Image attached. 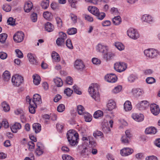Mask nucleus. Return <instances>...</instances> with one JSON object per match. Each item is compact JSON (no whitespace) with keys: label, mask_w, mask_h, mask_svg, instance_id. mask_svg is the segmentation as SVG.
<instances>
[{"label":"nucleus","mask_w":160,"mask_h":160,"mask_svg":"<svg viewBox=\"0 0 160 160\" xmlns=\"http://www.w3.org/2000/svg\"><path fill=\"white\" fill-rule=\"evenodd\" d=\"M126 64L123 62H116L114 64V68L117 71L121 72L124 71L127 68Z\"/></svg>","instance_id":"obj_4"},{"label":"nucleus","mask_w":160,"mask_h":160,"mask_svg":"<svg viewBox=\"0 0 160 160\" xmlns=\"http://www.w3.org/2000/svg\"><path fill=\"white\" fill-rule=\"evenodd\" d=\"M88 92L96 101H98L99 100L100 95L98 92V86L97 84H92L89 88Z\"/></svg>","instance_id":"obj_2"},{"label":"nucleus","mask_w":160,"mask_h":160,"mask_svg":"<svg viewBox=\"0 0 160 160\" xmlns=\"http://www.w3.org/2000/svg\"><path fill=\"white\" fill-rule=\"evenodd\" d=\"M125 134L122 137L121 141L122 143H128L129 142V140L131 137V135L129 130H127L125 131Z\"/></svg>","instance_id":"obj_9"},{"label":"nucleus","mask_w":160,"mask_h":160,"mask_svg":"<svg viewBox=\"0 0 160 160\" xmlns=\"http://www.w3.org/2000/svg\"><path fill=\"white\" fill-rule=\"evenodd\" d=\"M133 152V150L129 148H124L121 150L120 153L123 156H127L130 155Z\"/></svg>","instance_id":"obj_13"},{"label":"nucleus","mask_w":160,"mask_h":160,"mask_svg":"<svg viewBox=\"0 0 160 160\" xmlns=\"http://www.w3.org/2000/svg\"><path fill=\"white\" fill-rule=\"evenodd\" d=\"M132 117L135 120L138 122H141L144 119V116L141 114L133 113L132 114Z\"/></svg>","instance_id":"obj_15"},{"label":"nucleus","mask_w":160,"mask_h":160,"mask_svg":"<svg viewBox=\"0 0 160 160\" xmlns=\"http://www.w3.org/2000/svg\"><path fill=\"white\" fill-rule=\"evenodd\" d=\"M116 107L115 102L112 100H109L107 104L108 110L111 111L114 109Z\"/></svg>","instance_id":"obj_18"},{"label":"nucleus","mask_w":160,"mask_h":160,"mask_svg":"<svg viewBox=\"0 0 160 160\" xmlns=\"http://www.w3.org/2000/svg\"><path fill=\"white\" fill-rule=\"evenodd\" d=\"M69 3L70 4L71 6L73 8H76V4L79 0H68Z\"/></svg>","instance_id":"obj_51"},{"label":"nucleus","mask_w":160,"mask_h":160,"mask_svg":"<svg viewBox=\"0 0 160 160\" xmlns=\"http://www.w3.org/2000/svg\"><path fill=\"white\" fill-rule=\"evenodd\" d=\"M92 62L95 64H99L101 63L100 60L96 58H93L92 59Z\"/></svg>","instance_id":"obj_64"},{"label":"nucleus","mask_w":160,"mask_h":160,"mask_svg":"<svg viewBox=\"0 0 160 160\" xmlns=\"http://www.w3.org/2000/svg\"><path fill=\"white\" fill-rule=\"evenodd\" d=\"M146 82L148 84H151L155 82V79L153 77H148L147 78Z\"/></svg>","instance_id":"obj_52"},{"label":"nucleus","mask_w":160,"mask_h":160,"mask_svg":"<svg viewBox=\"0 0 160 160\" xmlns=\"http://www.w3.org/2000/svg\"><path fill=\"white\" fill-rule=\"evenodd\" d=\"M145 132L146 134H155L157 132V130L154 127H149L146 129Z\"/></svg>","instance_id":"obj_22"},{"label":"nucleus","mask_w":160,"mask_h":160,"mask_svg":"<svg viewBox=\"0 0 160 160\" xmlns=\"http://www.w3.org/2000/svg\"><path fill=\"white\" fill-rule=\"evenodd\" d=\"M15 19L12 17L9 18L7 20V23L8 24L12 26H14L15 24Z\"/></svg>","instance_id":"obj_49"},{"label":"nucleus","mask_w":160,"mask_h":160,"mask_svg":"<svg viewBox=\"0 0 160 160\" xmlns=\"http://www.w3.org/2000/svg\"><path fill=\"white\" fill-rule=\"evenodd\" d=\"M3 10L6 12H8L10 11L11 10V7L10 6L5 4L3 5L2 7Z\"/></svg>","instance_id":"obj_54"},{"label":"nucleus","mask_w":160,"mask_h":160,"mask_svg":"<svg viewBox=\"0 0 160 160\" xmlns=\"http://www.w3.org/2000/svg\"><path fill=\"white\" fill-rule=\"evenodd\" d=\"M32 77L34 83L36 85H38L40 83L41 80L40 77L37 74H35L33 75Z\"/></svg>","instance_id":"obj_30"},{"label":"nucleus","mask_w":160,"mask_h":160,"mask_svg":"<svg viewBox=\"0 0 160 160\" xmlns=\"http://www.w3.org/2000/svg\"><path fill=\"white\" fill-rule=\"evenodd\" d=\"M67 135L68 141L71 146L77 145L78 143V135L75 130H69L68 132Z\"/></svg>","instance_id":"obj_1"},{"label":"nucleus","mask_w":160,"mask_h":160,"mask_svg":"<svg viewBox=\"0 0 160 160\" xmlns=\"http://www.w3.org/2000/svg\"><path fill=\"white\" fill-rule=\"evenodd\" d=\"M52 57L53 60L56 62H59L61 59L59 55L56 52L53 51L52 52Z\"/></svg>","instance_id":"obj_24"},{"label":"nucleus","mask_w":160,"mask_h":160,"mask_svg":"<svg viewBox=\"0 0 160 160\" xmlns=\"http://www.w3.org/2000/svg\"><path fill=\"white\" fill-rule=\"evenodd\" d=\"M32 7L33 5L32 2L30 1L28 2L24 5V10L25 12H28L32 9Z\"/></svg>","instance_id":"obj_17"},{"label":"nucleus","mask_w":160,"mask_h":160,"mask_svg":"<svg viewBox=\"0 0 160 160\" xmlns=\"http://www.w3.org/2000/svg\"><path fill=\"white\" fill-rule=\"evenodd\" d=\"M74 67L78 70L82 71L85 68V66L82 61L80 60L77 59L74 62Z\"/></svg>","instance_id":"obj_7"},{"label":"nucleus","mask_w":160,"mask_h":160,"mask_svg":"<svg viewBox=\"0 0 160 160\" xmlns=\"http://www.w3.org/2000/svg\"><path fill=\"white\" fill-rule=\"evenodd\" d=\"M29 61L33 64H37V62L35 58L34 57L32 54L31 53H28L27 55Z\"/></svg>","instance_id":"obj_31"},{"label":"nucleus","mask_w":160,"mask_h":160,"mask_svg":"<svg viewBox=\"0 0 160 160\" xmlns=\"http://www.w3.org/2000/svg\"><path fill=\"white\" fill-rule=\"evenodd\" d=\"M7 37V34L5 33L0 34V42L2 43L5 42Z\"/></svg>","instance_id":"obj_40"},{"label":"nucleus","mask_w":160,"mask_h":160,"mask_svg":"<svg viewBox=\"0 0 160 160\" xmlns=\"http://www.w3.org/2000/svg\"><path fill=\"white\" fill-rule=\"evenodd\" d=\"M33 98L32 100L29 99V102H33V104L36 105L42 103L41 97L39 94H35L33 96Z\"/></svg>","instance_id":"obj_10"},{"label":"nucleus","mask_w":160,"mask_h":160,"mask_svg":"<svg viewBox=\"0 0 160 160\" xmlns=\"http://www.w3.org/2000/svg\"><path fill=\"white\" fill-rule=\"evenodd\" d=\"M24 36V34L22 32H18L14 35L13 39L15 42L19 43L23 41Z\"/></svg>","instance_id":"obj_5"},{"label":"nucleus","mask_w":160,"mask_h":160,"mask_svg":"<svg viewBox=\"0 0 160 160\" xmlns=\"http://www.w3.org/2000/svg\"><path fill=\"white\" fill-rule=\"evenodd\" d=\"M43 151L40 148V146H38V148H37L36 151V154L40 156L43 153Z\"/></svg>","instance_id":"obj_63"},{"label":"nucleus","mask_w":160,"mask_h":160,"mask_svg":"<svg viewBox=\"0 0 160 160\" xmlns=\"http://www.w3.org/2000/svg\"><path fill=\"white\" fill-rule=\"evenodd\" d=\"M45 28L46 31L49 32H52L54 29L53 26L49 22H47L46 23Z\"/></svg>","instance_id":"obj_23"},{"label":"nucleus","mask_w":160,"mask_h":160,"mask_svg":"<svg viewBox=\"0 0 160 160\" xmlns=\"http://www.w3.org/2000/svg\"><path fill=\"white\" fill-rule=\"evenodd\" d=\"M77 32V30L76 28H72L69 29L67 31L68 33L70 35L74 34Z\"/></svg>","instance_id":"obj_46"},{"label":"nucleus","mask_w":160,"mask_h":160,"mask_svg":"<svg viewBox=\"0 0 160 160\" xmlns=\"http://www.w3.org/2000/svg\"><path fill=\"white\" fill-rule=\"evenodd\" d=\"M112 22L115 25H118L121 22V19L119 16L115 17L112 19Z\"/></svg>","instance_id":"obj_32"},{"label":"nucleus","mask_w":160,"mask_h":160,"mask_svg":"<svg viewBox=\"0 0 160 160\" xmlns=\"http://www.w3.org/2000/svg\"><path fill=\"white\" fill-rule=\"evenodd\" d=\"M49 5V1L48 0H43L41 3V6L42 8L44 9H46Z\"/></svg>","instance_id":"obj_38"},{"label":"nucleus","mask_w":160,"mask_h":160,"mask_svg":"<svg viewBox=\"0 0 160 160\" xmlns=\"http://www.w3.org/2000/svg\"><path fill=\"white\" fill-rule=\"evenodd\" d=\"M15 52L17 54V56L19 58H22L23 57V54L22 52L19 49L15 50Z\"/></svg>","instance_id":"obj_59"},{"label":"nucleus","mask_w":160,"mask_h":160,"mask_svg":"<svg viewBox=\"0 0 160 160\" xmlns=\"http://www.w3.org/2000/svg\"><path fill=\"white\" fill-rule=\"evenodd\" d=\"M1 105L3 110L5 112H7L9 111L10 109L9 106L6 102H2Z\"/></svg>","instance_id":"obj_36"},{"label":"nucleus","mask_w":160,"mask_h":160,"mask_svg":"<svg viewBox=\"0 0 160 160\" xmlns=\"http://www.w3.org/2000/svg\"><path fill=\"white\" fill-rule=\"evenodd\" d=\"M21 128V124L18 122H15L14 124L11 127V129L12 131L14 133H16L18 130L20 129Z\"/></svg>","instance_id":"obj_16"},{"label":"nucleus","mask_w":160,"mask_h":160,"mask_svg":"<svg viewBox=\"0 0 160 160\" xmlns=\"http://www.w3.org/2000/svg\"><path fill=\"white\" fill-rule=\"evenodd\" d=\"M105 79L107 82H114L116 80L117 78L114 74L111 73L107 74L105 77Z\"/></svg>","instance_id":"obj_12"},{"label":"nucleus","mask_w":160,"mask_h":160,"mask_svg":"<svg viewBox=\"0 0 160 160\" xmlns=\"http://www.w3.org/2000/svg\"><path fill=\"white\" fill-rule=\"evenodd\" d=\"M110 12L111 13L115 15H118V12L117 8L114 7L111 8Z\"/></svg>","instance_id":"obj_61"},{"label":"nucleus","mask_w":160,"mask_h":160,"mask_svg":"<svg viewBox=\"0 0 160 160\" xmlns=\"http://www.w3.org/2000/svg\"><path fill=\"white\" fill-rule=\"evenodd\" d=\"M84 118L87 122H90L92 119V116L89 113H87L84 114Z\"/></svg>","instance_id":"obj_42"},{"label":"nucleus","mask_w":160,"mask_h":160,"mask_svg":"<svg viewBox=\"0 0 160 160\" xmlns=\"http://www.w3.org/2000/svg\"><path fill=\"white\" fill-rule=\"evenodd\" d=\"M2 77L4 81H8L10 78V74L8 71H6L3 73Z\"/></svg>","instance_id":"obj_37"},{"label":"nucleus","mask_w":160,"mask_h":160,"mask_svg":"<svg viewBox=\"0 0 160 160\" xmlns=\"http://www.w3.org/2000/svg\"><path fill=\"white\" fill-rule=\"evenodd\" d=\"M114 55L111 52H106L104 55V58L106 60L112 59L114 56Z\"/></svg>","instance_id":"obj_28"},{"label":"nucleus","mask_w":160,"mask_h":160,"mask_svg":"<svg viewBox=\"0 0 160 160\" xmlns=\"http://www.w3.org/2000/svg\"><path fill=\"white\" fill-rule=\"evenodd\" d=\"M64 41L63 39L58 38L56 40V43L58 46H61L64 44Z\"/></svg>","instance_id":"obj_58"},{"label":"nucleus","mask_w":160,"mask_h":160,"mask_svg":"<svg viewBox=\"0 0 160 160\" xmlns=\"http://www.w3.org/2000/svg\"><path fill=\"white\" fill-rule=\"evenodd\" d=\"M65 109V107L63 104H60L57 107V110L58 112H63Z\"/></svg>","instance_id":"obj_53"},{"label":"nucleus","mask_w":160,"mask_h":160,"mask_svg":"<svg viewBox=\"0 0 160 160\" xmlns=\"http://www.w3.org/2000/svg\"><path fill=\"white\" fill-rule=\"evenodd\" d=\"M102 135V133L100 131H95L93 133V135L94 137L96 138L97 136H99Z\"/></svg>","instance_id":"obj_62"},{"label":"nucleus","mask_w":160,"mask_h":160,"mask_svg":"<svg viewBox=\"0 0 160 160\" xmlns=\"http://www.w3.org/2000/svg\"><path fill=\"white\" fill-rule=\"evenodd\" d=\"M31 18L33 22H36L37 19V13L34 12L33 13L31 16Z\"/></svg>","instance_id":"obj_56"},{"label":"nucleus","mask_w":160,"mask_h":160,"mask_svg":"<svg viewBox=\"0 0 160 160\" xmlns=\"http://www.w3.org/2000/svg\"><path fill=\"white\" fill-rule=\"evenodd\" d=\"M30 106L29 107V112L32 113L34 114L35 112V109L37 107V105L33 104V102H29Z\"/></svg>","instance_id":"obj_21"},{"label":"nucleus","mask_w":160,"mask_h":160,"mask_svg":"<svg viewBox=\"0 0 160 160\" xmlns=\"http://www.w3.org/2000/svg\"><path fill=\"white\" fill-rule=\"evenodd\" d=\"M66 83L68 84H72L73 82V80L72 78L70 77H68L66 78Z\"/></svg>","instance_id":"obj_60"},{"label":"nucleus","mask_w":160,"mask_h":160,"mask_svg":"<svg viewBox=\"0 0 160 160\" xmlns=\"http://www.w3.org/2000/svg\"><path fill=\"white\" fill-rule=\"evenodd\" d=\"M133 95L135 97H138L142 94L141 90L139 89H133L132 91Z\"/></svg>","instance_id":"obj_26"},{"label":"nucleus","mask_w":160,"mask_h":160,"mask_svg":"<svg viewBox=\"0 0 160 160\" xmlns=\"http://www.w3.org/2000/svg\"><path fill=\"white\" fill-rule=\"evenodd\" d=\"M88 10L91 13L95 16L99 12V9L96 7L94 6H90L88 8Z\"/></svg>","instance_id":"obj_20"},{"label":"nucleus","mask_w":160,"mask_h":160,"mask_svg":"<svg viewBox=\"0 0 160 160\" xmlns=\"http://www.w3.org/2000/svg\"><path fill=\"white\" fill-rule=\"evenodd\" d=\"M62 158L63 160H73L72 157L66 154L62 155Z\"/></svg>","instance_id":"obj_57"},{"label":"nucleus","mask_w":160,"mask_h":160,"mask_svg":"<svg viewBox=\"0 0 160 160\" xmlns=\"http://www.w3.org/2000/svg\"><path fill=\"white\" fill-rule=\"evenodd\" d=\"M97 50L99 52L105 53L107 52V48L101 44H98L97 47Z\"/></svg>","instance_id":"obj_19"},{"label":"nucleus","mask_w":160,"mask_h":160,"mask_svg":"<svg viewBox=\"0 0 160 160\" xmlns=\"http://www.w3.org/2000/svg\"><path fill=\"white\" fill-rule=\"evenodd\" d=\"M43 17L46 19L48 20H51L52 18V13L48 12L46 11L43 13Z\"/></svg>","instance_id":"obj_34"},{"label":"nucleus","mask_w":160,"mask_h":160,"mask_svg":"<svg viewBox=\"0 0 160 160\" xmlns=\"http://www.w3.org/2000/svg\"><path fill=\"white\" fill-rule=\"evenodd\" d=\"M115 46L119 50H122L124 49V45L120 42H116L115 43Z\"/></svg>","instance_id":"obj_43"},{"label":"nucleus","mask_w":160,"mask_h":160,"mask_svg":"<svg viewBox=\"0 0 160 160\" xmlns=\"http://www.w3.org/2000/svg\"><path fill=\"white\" fill-rule=\"evenodd\" d=\"M54 82L58 87H60L63 85V82L62 79L60 78H57L54 79Z\"/></svg>","instance_id":"obj_35"},{"label":"nucleus","mask_w":160,"mask_h":160,"mask_svg":"<svg viewBox=\"0 0 160 160\" xmlns=\"http://www.w3.org/2000/svg\"><path fill=\"white\" fill-rule=\"evenodd\" d=\"M142 19L144 22H152L153 21L152 17L151 16L147 14L143 15L142 18Z\"/></svg>","instance_id":"obj_27"},{"label":"nucleus","mask_w":160,"mask_h":160,"mask_svg":"<svg viewBox=\"0 0 160 160\" xmlns=\"http://www.w3.org/2000/svg\"><path fill=\"white\" fill-rule=\"evenodd\" d=\"M67 47L69 49H73V47L72 46L71 40L69 39H68L66 43Z\"/></svg>","instance_id":"obj_47"},{"label":"nucleus","mask_w":160,"mask_h":160,"mask_svg":"<svg viewBox=\"0 0 160 160\" xmlns=\"http://www.w3.org/2000/svg\"><path fill=\"white\" fill-rule=\"evenodd\" d=\"M150 109L151 112L155 115H157L160 112V109L158 106L155 104H151Z\"/></svg>","instance_id":"obj_11"},{"label":"nucleus","mask_w":160,"mask_h":160,"mask_svg":"<svg viewBox=\"0 0 160 160\" xmlns=\"http://www.w3.org/2000/svg\"><path fill=\"white\" fill-rule=\"evenodd\" d=\"M32 128L36 133L39 132L41 129V125L38 123H34L32 125Z\"/></svg>","instance_id":"obj_25"},{"label":"nucleus","mask_w":160,"mask_h":160,"mask_svg":"<svg viewBox=\"0 0 160 160\" xmlns=\"http://www.w3.org/2000/svg\"><path fill=\"white\" fill-rule=\"evenodd\" d=\"M93 138L92 137L88 136V137H83L82 138V140L84 141L85 142H86L87 144H89V142L92 140H93Z\"/></svg>","instance_id":"obj_41"},{"label":"nucleus","mask_w":160,"mask_h":160,"mask_svg":"<svg viewBox=\"0 0 160 160\" xmlns=\"http://www.w3.org/2000/svg\"><path fill=\"white\" fill-rule=\"evenodd\" d=\"M149 106V102L146 100L142 101L137 105V107L141 109H145Z\"/></svg>","instance_id":"obj_14"},{"label":"nucleus","mask_w":160,"mask_h":160,"mask_svg":"<svg viewBox=\"0 0 160 160\" xmlns=\"http://www.w3.org/2000/svg\"><path fill=\"white\" fill-rule=\"evenodd\" d=\"M124 109L126 111L131 110L132 108L131 102L128 101H127L125 102L124 105Z\"/></svg>","instance_id":"obj_29"},{"label":"nucleus","mask_w":160,"mask_h":160,"mask_svg":"<svg viewBox=\"0 0 160 160\" xmlns=\"http://www.w3.org/2000/svg\"><path fill=\"white\" fill-rule=\"evenodd\" d=\"M144 53L147 57L152 58L156 57L158 54L157 51L154 49H148L145 50Z\"/></svg>","instance_id":"obj_6"},{"label":"nucleus","mask_w":160,"mask_h":160,"mask_svg":"<svg viewBox=\"0 0 160 160\" xmlns=\"http://www.w3.org/2000/svg\"><path fill=\"white\" fill-rule=\"evenodd\" d=\"M73 92V91L68 88L66 89L64 91V93L66 94L68 96H70Z\"/></svg>","instance_id":"obj_55"},{"label":"nucleus","mask_w":160,"mask_h":160,"mask_svg":"<svg viewBox=\"0 0 160 160\" xmlns=\"http://www.w3.org/2000/svg\"><path fill=\"white\" fill-rule=\"evenodd\" d=\"M12 82L13 85L18 87L23 82V78L22 76L16 74L12 78Z\"/></svg>","instance_id":"obj_3"},{"label":"nucleus","mask_w":160,"mask_h":160,"mask_svg":"<svg viewBox=\"0 0 160 160\" xmlns=\"http://www.w3.org/2000/svg\"><path fill=\"white\" fill-rule=\"evenodd\" d=\"M105 16L106 14L102 12H99L98 13L97 15H95L98 19L100 20H102L105 17Z\"/></svg>","instance_id":"obj_45"},{"label":"nucleus","mask_w":160,"mask_h":160,"mask_svg":"<svg viewBox=\"0 0 160 160\" xmlns=\"http://www.w3.org/2000/svg\"><path fill=\"white\" fill-rule=\"evenodd\" d=\"M102 129L103 131L106 133L109 132L110 129L108 126L107 122H104L102 125Z\"/></svg>","instance_id":"obj_33"},{"label":"nucleus","mask_w":160,"mask_h":160,"mask_svg":"<svg viewBox=\"0 0 160 160\" xmlns=\"http://www.w3.org/2000/svg\"><path fill=\"white\" fill-rule=\"evenodd\" d=\"M128 36L131 38L136 39L139 37V35L136 31L132 28L129 29L127 31Z\"/></svg>","instance_id":"obj_8"},{"label":"nucleus","mask_w":160,"mask_h":160,"mask_svg":"<svg viewBox=\"0 0 160 160\" xmlns=\"http://www.w3.org/2000/svg\"><path fill=\"white\" fill-rule=\"evenodd\" d=\"M122 86L120 85H118L116 87L114 88L112 90V92L114 93H117L119 92L122 89Z\"/></svg>","instance_id":"obj_48"},{"label":"nucleus","mask_w":160,"mask_h":160,"mask_svg":"<svg viewBox=\"0 0 160 160\" xmlns=\"http://www.w3.org/2000/svg\"><path fill=\"white\" fill-rule=\"evenodd\" d=\"M103 115L102 112L100 110H98L95 112L93 114V117L95 118H98Z\"/></svg>","instance_id":"obj_39"},{"label":"nucleus","mask_w":160,"mask_h":160,"mask_svg":"<svg viewBox=\"0 0 160 160\" xmlns=\"http://www.w3.org/2000/svg\"><path fill=\"white\" fill-rule=\"evenodd\" d=\"M78 112V114L80 115H82L84 114V109L83 107L81 105H79L77 106Z\"/></svg>","instance_id":"obj_44"},{"label":"nucleus","mask_w":160,"mask_h":160,"mask_svg":"<svg viewBox=\"0 0 160 160\" xmlns=\"http://www.w3.org/2000/svg\"><path fill=\"white\" fill-rule=\"evenodd\" d=\"M56 20L58 27L59 28H61L62 24L61 19L59 17H57L56 18Z\"/></svg>","instance_id":"obj_50"}]
</instances>
